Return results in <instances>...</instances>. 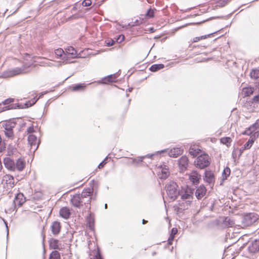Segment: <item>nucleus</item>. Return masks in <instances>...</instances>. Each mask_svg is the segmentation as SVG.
<instances>
[{"label":"nucleus","instance_id":"f257e3e1","mask_svg":"<svg viewBox=\"0 0 259 259\" xmlns=\"http://www.w3.org/2000/svg\"><path fill=\"white\" fill-rule=\"evenodd\" d=\"M178 185L174 182H169L165 187L166 191L168 198L171 201H174L180 194Z\"/></svg>","mask_w":259,"mask_h":259},{"label":"nucleus","instance_id":"f03ea898","mask_svg":"<svg viewBox=\"0 0 259 259\" xmlns=\"http://www.w3.org/2000/svg\"><path fill=\"white\" fill-rule=\"evenodd\" d=\"M28 71L24 67H17L14 69H10L0 73V78H7L12 77L17 75L27 73Z\"/></svg>","mask_w":259,"mask_h":259},{"label":"nucleus","instance_id":"7ed1b4c3","mask_svg":"<svg viewBox=\"0 0 259 259\" xmlns=\"http://www.w3.org/2000/svg\"><path fill=\"white\" fill-rule=\"evenodd\" d=\"M194 162L197 167L203 169L210 164L209 156L206 154H201L197 157Z\"/></svg>","mask_w":259,"mask_h":259},{"label":"nucleus","instance_id":"20e7f679","mask_svg":"<svg viewBox=\"0 0 259 259\" xmlns=\"http://www.w3.org/2000/svg\"><path fill=\"white\" fill-rule=\"evenodd\" d=\"M258 219L257 214L254 213H249L244 215L242 219V225L246 227L252 225Z\"/></svg>","mask_w":259,"mask_h":259},{"label":"nucleus","instance_id":"39448f33","mask_svg":"<svg viewBox=\"0 0 259 259\" xmlns=\"http://www.w3.org/2000/svg\"><path fill=\"white\" fill-rule=\"evenodd\" d=\"M93 192V187H89L84 188L82 193L80 194L81 199L84 201V204H89L90 203L91 196V195Z\"/></svg>","mask_w":259,"mask_h":259},{"label":"nucleus","instance_id":"423d86ee","mask_svg":"<svg viewBox=\"0 0 259 259\" xmlns=\"http://www.w3.org/2000/svg\"><path fill=\"white\" fill-rule=\"evenodd\" d=\"M28 142L30 147V151L35 152L38 147L37 137L33 134H30L28 137Z\"/></svg>","mask_w":259,"mask_h":259},{"label":"nucleus","instance_id":"0eeeda50","mask_svg":"<svg viewBox=\"0 0 259 259\" xmlns=\"http://www.w3.org/2000/svg\"><path fill=\"white\" fill-rule=\"evenodd\" d=\"M249 136L250 138L248 141L244 145L243 147L240 149L241 152L245 149H249L251 148L255 140L258 138L259 132L254 133V134Z\"/></svg>","mask_w":259,"mask_h":259},{"label":"nucleus","instance_id":"6e6552de","mask_svg":"<svg viewBox=\"0 0 259 259\" xmlns=\"http://www.w3.org/2000/svg\"><path fill=\"white\" fill-rule=\"evenodd\" d=\"M71 204L76 207L80 208L84 204V201L81 199L79 194H76L72 197L71 199Z\"/></svg>","mask_w":259,"mask_h":259},{"label":"nucleus","instance_id":"1a4fd4ad","mask_svg":"<svg viewBox=\"0 0 259 259\" xmlns=\"http://www.w3.org/2000/svg\"><path fill=\"white\" fill-rule=\"evenodd\" d=\"M165 152H168V154L170 157H177L182 154L183 150L181 148H174L169 150L165 149L160 151V152L162 153Z\"/></svg>","mask_w":259,"mask_h":259},{"label":"nucleus","instance_id":"9d476101","mask_svg":"<svg viewBox=\"0 0 259 259\" xmlns=\"http://www.w3.org/2000/svg\"><path fill=\"white\" fill-rule=\"evenodd\" d=\"M259 128V119L257 120L256 121L252 124L246 130L243 134L246 135H252L254 134V133L259 132L258 131H256L257 129Z\"/></svg>","mask_w":259,"mask_h":259},{"label":"nucleus","instance_id":"9b49d317","mask_svg":"<svg viewBox=\"0 0 259 259\" xmlns=\"http://www.w3.org/2000/svg\"><path fill=\"white\" fill-rule=\"evenodd\" d=\"M180 194L183 200H189L190 202H191V199L193 198V192L191 189L187 188L184 191H182Z\"/></svg>","mask_w":259,"mask_h":259},{"label":"nucleus","instance_id":"f8f14e48","mask_svg":"<svg viewBox=\"0 0 259 259\" xmlns=\"http://www.w3.org/2000/svg\"><path fill=\"white\" fill-rule=\"evenodd\" d=\"M5 167L11 171H15V162L9 157L5 158L4 160Z\"/></svg>","mask_w":259,"mask_h":259},{"label":"nucleus","instance_id":"ddd939ff","mask_svg":"<svg viewBox=\"0 0 259 259\" xmlns=\"http://www.w3.org/2000/svg\"><path fill=\"white\" fill-rule=\"evenodd\" d=\"M25 201V198L22 193H18L15 196L13 200V203L15 206H21Z\"/></svg>","mask_w":259,"mask_h":259},{"label":"nucleus","instance_id":"4468645a","mask_svg":"<svg viewBox=\"0 0 259 259\" xmlns=\"http://www.w3.org/2000/svg\"><path fill=\"white\" fill-rule=\"evenodd\" d=\"M205 181L210 185H213L214 183V174L210 171H206L204 178Z\"/></svg>","mask_w":259,"mask_h":259},{"label":"nucleus","instance_id":"2eb2a0df","mask_svg":"<svg viewBox=\"0 0 259 259\" xmlns=\"http://www.w3.org/2000/svg\"><path fill=\"white\" fill-rule=\"evenodd\" d=\"M206 189L203 185H200L196 190L195 195L197 199L202 198L206 194Z\"/></svg>","mask_w":259,"mask_h":259},{"label":"nucleus","instance_id":"dca6fc26","mask_svg":"<svg viewBox=\"0 0 259 259\" xmlns=\"http://www.w3.org/2000/svg\"><path fill=\"white\" fill-rule=\"evenodd\" d=\"M61 224L59 222L54 221L52 223L51 226V229L52 233L54 235H56L58 234L61 230Z\"/></svg>","mask_w":259,"mask_h":259},{"label":"nucleus","instance_id":"f3484780","mask_svg":"<svg viewBox=\"0 0 259 259\" xmlns=\"http://www.w3.org/2000/svg\"><path fill=\"white\" fill-rule=\"evenodd\" d=\"M159 170L161 171V174H159V178L161 179H165L169 176V172L166 165H161L159 167Z\"/></svg>","mask_w":259,"mask_h":259},{"label":"nucleus","instance_id":"a211bd4d","mask_svg":"<svg viewBox=\"0 0 259 259\" xmlns=\"http://www.w3.org/2000/svg\"><path fill=\"white\" fill-rule=\"evenodd\" d=\"M25 166V161L24 159L18 158L15 162V170L21 171L23 170Z\"/></svg>","mask_w":259,"mask_h":259},{"label":"nucleus","instance_id":"6ab92c4d","mask_svg":"<svg viewBox=\"0 0 259 259\" xmlns=\"http://www.w3.org/2000/svg\"><path fill=\"white\" fill-rule=\"evenodd\" d=\"M200 179V175L196 171H192L189 176L190 181L194 184L198 183Z\"/></svg>","mask_w":259,"mask_h":259},{"label":"nucleus","instance_id":"aec40b11","mask_svg":"<svg viewBox=\"0 0 259 259\" xmlns=\"http://www.w3.org/2000/svg\"><path fill=\"white\" fill-rule=\"evenodd\" d=\"M179 166L182 170H184L188 165V158L186 156H182L179 160Z\"/></svg>","mask_w":259,"mask_h":259},{"label":"nucleus","instance_id":"412c9836","mask_svg":"<svg viewBox=\"0 0 259 259\" xmlns=\"http://www.w3.org/2000/svg\"><path fill=\"white\" fill-rule=\"evenodd\" d=\"M118 77V75L116 73L111 74L107 77H104L102 80L103 83H108L109 82H112L115 81V80Z\"/></svg>","mask_w":259,"mask_h":259},{"label":"nucleus","instance_id":"4be33fe9","mask_svg":"<svg viewBox=\"0 0 259 259\" xmlns=\"http://www.w3.org/2000/svg\"><path fill=\"white\" fill-rule=\"evenodd\" d=\"M60 215L64 219H68L70 215V209L67 207H64L60 209Z\"/></svg>","mask_w":259,"mask_h":259},{"label":"nucleus","instance_id":"5701e85b","mask_svg":"<svg viewBox=\"0 0 259 259\" xmlns=\"http://www.w3.org/2000/svg\"><path fill=\"white\" fill-rule=\"evenodd\" d=\"M189 153L193 157H196L201 152V149L197 145L191 146L189 148Z\"/></svg>","mask_w":259,"mask_h":259},{"label":"nucleus","instance_id":"b1692460","mask_svg":"<svg viewBox=\"0 0 259 259\" xmlns=\"http://www.w3.org/2000/svg\"><path fill=\"white\" fill-rule=\"evenodd\" d=\"M66 52V60L68 59V56L67 55H70L72 56V58H75L77 55V51L74 49V48L72 47H68L65 49Z\"/></svg>","mask_w":259,"mask_h":259},{"label":"nucleus","instance_id":"393cba45","mask_svg":"<svg viewBox=\"0 0 259 259\" xmlns=\"http://www.w3.org/2000/svg\"><path fill=\"white\" fill-rule=\"evenodd\" d=\"M185 203L186 206H183L182 204L179 203V206L175 207V210L177 213H181L183 210L188 209L190 205V201L189 200L186 201Z\"/></svg>","mask_w":259,"mask_h":259},{"label":"nucleus","instance_id":"a878e982","mask_svg":"<svg viewBox=\"0 0 259 259\" xmlns=\"http://www.w3.org/2000/svg\"><path fill=\"white\" fill-rule=\"evenodd\" d=\"M254 91V88L250 86L243 88L242 89V94L244 97H248L252 95Z\"/></svg>","mask_w":259,"mask_h":259},{"label":"nucleus","instance_id":"bb28decb","mask_svg":"<svg viewBox=\"0 0 259 259\" xmlns=\"http://www.w3.org/2000/svg\"><path fill=\"white\" fill-rule=\"evenodd\" d=\"M95 249L93 250V253H94V258L93 259H103L102 257V255L101 253L100 249L99 246L96 245H95Z\"/></svg>","mask_w":259,"mask_h":259},{"label":"nucleus","instance_id":"cd10ccee","mask_svg":"<svg viewBox=\"0 0 259 259\" xmlns=\"http://www.w3.org/2000/svg\"><path fill=\"white\" fill-rule=\"evenodd\" d=\"M73 238V234L70 232H67L64 234L61 241L62 242H72Z\"/></svg>","mask_w":259,"mask_h":259},{"label":"nucleus","instance_id":"c85d7f7f","mask_svg":"<svg viewBox=\"0 0 259 259\" xmlns=\"http://www.w3.org/2000/svg\"><path fill=\"white\" fill-rule=\"evenodd\" d=\"M248 249L250 253H255L259 250V244H250Z\"/></svg>","mask_w":259,"mask_h":259},{"label":"nucleus","instance_id":"c756f323","mask_svg":"<svg viewBox=\"0 0 259 259\" xmlns=\"http://www.w3.org/2000/svg\"><path fill=\"white\" fill-rule=\"evenodd\" d=\"M164 67V66L162 64H153L150 67V70L152 72H156L159 70L163 69Z\"/></svg>","mask_w":259,"mask_h":259},{"label":"nucleus","instance_id":"7c9ffc66","mask_svg":"<svg viewBox=\"0 0 259 259\" xmlns=\"http://www.w3.org/2000/svg\"><path fill=\"white\" fill-rule=\"evenodd\" d=\"M248 236L247 235H244L242 238H239L238 241H241V240H243L246 241V243H259V238H255L253 240H248L247 238Z\"/></svg>","mask_w":259,"mask_h":259},{"label":"nucleus","instance_id":"2f4dec72","mask_svg":"<svg viewBox=\"0 0 259 259\" xmlns=\"http://www.w3.org/2000/svg\"><path fill=\"white\" fill-rule=\"evenodd\" d=\"M55 54L56 56H57L58 57H62L63 55H64V56L63 57V59L66 60V54H65V53L64 52V51H63V49L59 48V49L56 50L55 51Z\"/></svg>","mask_w":259,"mask_h":259},{"label":"nucleus","instance_id":"473e14b6","mask_svg":"<svg viewBox=\"0 0 259 259\" xmlns=\"http://www.w3.org/2000/svg\"><path fill=\"white\" fill-rule=\"evenodd\" d=\"M145 157H143V156H139L137 158H132V163L135 164V165H139L143 161Z\"/></svg>","mask_w":259,"mask_h":259},{"label":"nucleus","instance_id":"72a5a7b5","mask_svg":"<svg viewBox=\"0 0 259 259\" xmlns=\"http://www.w3.org/2000/svg\"><path fill=\"white\" fill-rule=\"evenodd\" d=\"M178 230L176 228H173L171 229L170 235L168 238L167 243H171L174 240L175 235L177 233Z\"/></svg>","mask_w":259,"mask_h":259},{"label":"nucleus","instance_id":"f704fd0d","mask_svg":"<svg viewBox=\"0 0 259 259\" xmlns=\"http://www.w3.org/2000/svg\"><path fill=\"white\" fill-rule=\"evenodd\" d=\"M214 33L215 32H214ZM213 34V33H211L208 34L207 35H202L201 36L195 37L193 38V42H198V41H199L200 40L204 39L208 37H210V36L212 35Z\"/></svg>","mask_w":259,"mask_h":259},{"label":"nucleus","instance_id":"c9c22d12","mask_svg":"<svg viewBox=\"0 0 259 259\" xmlns=\"http://www.w3.org/2000/svg\"><path fill=\"white\" fill-rule=\"evenodd\" d=\"M250 76L251 78L253 79L259 78V69L252 70L250 73Z\"/></svg>","mask_w":259,"mask_h":259},{"label":"nucleus","instance_id":"e433bc0d","mask_svg":"<svg viewBox=\"0 0 259 259\" xmlns=\"http://www.w3.org/2000/svg\"><path fill=\"white\" fill-rule=\"evenodd\" d=\"M15 123L7 122L4 125L5 131L13 130V128L15 127Z\"/></svg>","mask_w":259,"mask_h":259},{"label":"nucleus","instance_id":"4c0bfd02","mask_svg":"<svg viewBox=\"0 0 259 259\" xmlns=\"http://www.w3.org/2000/svg\"><path fill=\"white\" fill-rule=\"evenodd\" d=\"M50 259H60L59 252L56 250L52 251L50 255Z\"/></svg>","mask_w":259,"mask_h":259},{"label":"nucleus","instance_id":"58836bf2","mask_svg":"<svg viewBox=\"0 0 259 259\" xmlns=\"http://www.w3.org/2000/svg\"><path fill=\"white\" fill-rule=\"evenodd\" d=\"M230 169L228 167H226L224 169L222 174V177L223 180L227 179V177L230 174Z\"/></svg>","mask_w":259,"mask_h":259},{"label":"nucleus","instance_id":"ea45409f","mask_svg":"<svg viewBox=\"0 0 259 259\" xmlns=\"http://www.w3.org/2000/svg\"><path fill=\"white\" fill-rule=\"evenodd\" d=\"M232 140L230 137H224L221 139V142L227 146H228L231 144Z\"/></svg>","mask_w":259,"mask_h":259},{"label":"nucleus","instance_id":"a19ab883","mask_svg":"<svg viewBox=\"0 0 259 259\" xmlns=\"http://www.w3.org/2000/svg\"><path fill=\"white\" fill-rule=\"evenodd\" d=\"M85 87V86L84 83L77 84L73 87L72 90L73 91L82 90L84 89Z\"/></svg>","mask_w":259,"mask_h":259},{"label":"nucleus","instance_id":"79ce46f5","mask_svg":"<svg viewBox=\"0 0 259 259\" xmlns=\"http://www.w3.org/2000/svg\"><path fill=\"white\" fill-rule=\"evenodd\" d=\"M155 10V9H149L147 13H146V16L148 18H151L154 17V12Z\"/></svg>","mask_w":259,"mask_h":259},{"label":"nucleus","instance_id":"37998d69","mask_svg":"<svg viewBox=\"0 0 259 259\" xmlns=\"http://www.w3.org/2000/svg\"><path fill=\"white\" fill-rule=\"evenodd\" d=\"M224 222L230 227L232 226L235 224L234 221L229 217H226Z\"/></svg>","mask_w":259,"mask_h":259},{"label":"nucleus","instance_id":"c03bdc74","mask_svg":"<svg viewBox=\"0 0 259 259\" xmlns=\"http://www.w3.org/2000/svg\"><path fill=\"white\" fill-rule=\"evenodd\" d=\"M2 104L0 103V112L3 111L10 110L11 109L15 108V107L13 105H8L7 106H5L4 107H2Z\"/></svg>","mask_w":259,"mask_h":259},{"label":"nucleus","instance_id":"a18cd8bd","mask_svg":"<svg viewBox=\"0 0 259 259\" xmlns=\"http://www.w3.org/2000/svg\"><path fill=\"white\" fill-rule=\"evenodd\" d=\"M5 134L7 137L10 139H12L14 137V133L13 130L5 131Z\"/></svg>","mask_w":259,"mask_h":259},{"label":"nucleus","instance_id":"49530a36","mask_svg":"<svg viewBox=\"0 0 259 259\" xmlns=\"http://www.w3.org/2000/svg\"><path fill=\"white\" fill-rule=\"evenodd\" d=\"M14 101V99L12 98H9L6 100H5L4 102L1 103L2 104V105H9L11 103L13 102Z\"/></svg>","mask_w":259,"mask_h":259},{"label":"nucleus","instance_id":"de8ad7c7","mask_svg":"<svg viewBox=\"0 0 259 259\" xmlns=\"http://www.w3.org/2000/svg\"><path fill=\"white\" fill-rule=\"evenodd\" d=\"M91 4H92L91 0H84L82 3V5L84 7L90 6Z\"/></svg>","mask_w":259,"mask_h":259},{"label":"nucleus","instance_id":"09e8293b","mask_svg":"<svg viewBox=\"0 0 259 259\" xmlns=\"http://www.w3.org/2000/svg\"><path fill=\"white\" fill-rule=\"evenodd\" d=\"M252 102L254 104H259V94L255 96L252 98Z\"/></svg>","mask_w":259,"mask_h":259},{"label":"nucleus","instance_id":"8fccbe9b","mask_svg":"<svg viewBox=\"0 0 259 259\" xmlns=\"http://www.w3.org/2000/svg\"><path fill=\"white\" fill-rule=\"evenodd\" d=\"M161 153V152H160V151L157 152L156 153L147 154L146 155L143 156V157H145V158H148L152 159L153 157L154 156H155V155L158 154L159 153Z\"/></svg>","mask_w":259,"mask_h":259},{"label":"nucleus","instance_id":"3c124183","mask_svg":"<svg viewBox=\"0 0 259 259\" xmlns=\"http://www.w3.org/2000/svg\"><path fill=\"white\" fill-rule=\"evenodd\" d=\"M124 39V36L123 35H120L116 39L118 42H121Z\"/></svg>","mask_w":259,"mask_h":259},{"label":"nucleus","instance_id":"603ef678","mask_svg":"<svg viewBox=\"0 0 259 259\" xmlns=\"http://www.w3.org/2000/svg\"><path fill=\"white\" fill-rule=\"evenodd\" d=\"M27 132L28 134H31L33 133L34 132V130L33 126H29L27 128Z\"/></svg>","mask_w":259,"mask_h":259},{"label":"nucleus","instance_id":"864d4df0","mask_svg":"<svg viewBox=\"0 0 259 259\" xmlns=\"http://www.w3.org/2000/svg\"><path fill=\"white\" fill-rule=\"evenodd\" d=\"M172 244H170V243H168V244H167L164 247L165 249H169L170 251H172V250L174 248V247L172 246H171Z\"/></svg>","mask_w":259,"mask_h":259},{"label":"nucleus","instance_id":"5fc2aeb1","mask_svg":"<svg viewBox=\"0 0 259 259\" xmlns=\"http://www.w3.org/2000/svg\"><path fill=\"white\" fill-rule=\"evenodd\" d=\"M114 42L115 41L111 39L110 40H108V42H107V45L108 46H112L114 44Z\"/></svg>","mask_w":259,"mask_h":259},{"label":"nucleus","instance_id":"6e6d98bb","mask_svg":"<svg viewBox=\"0 0 259 259\" xmlns=\"http://www.w3.org/2000/svg\"><path fill=\"white\" fill-rule=\"evenodd\" d=\"M50 245L51 247H53L55 249L59 248V244H50Z\"/></svg>","mask_w":259,"mask_h":259},{"label":"nucleus","instance_id":"4d7b16f0","mask_svg":"<svg viewBox=\"0 0 259 259\" xmlns=\"http://www.w3.org/2000/svg\"><path fill=\"white\" fill-rule=\"evenodd\" d=\"M105 159L101 162L98 165L99 168H102L103 167L104 165L106 164V162H105Z\"/></svg>","mask_w":259,"mask_h":259},{"label":"nucleus","instance_id":"13d9d810","mask_svg":"<svg viewBox=\"0 0 259 259\" xmlns=\"http://www.w3.org/2000/svg\"><path fill=\"white\" fill-rule=\"evenodd\" d=\"M88 223H89V227L91 229H93L92 225V220L90 218L88 219Z\"/></svg>","mask_w":259,"mask_h":259},{"label":"nucleus","instance_id":"bf43d9fd","mask_svg":"<svg viewBox=\"0 0 259 259\" xmlns=\"http://www.w3.org/2000/svg\"><path fill=\"white\" fill-rule=\"evenodd\" d=\"M45 64L48 66H53L52 63L50 62L49 60H47V62L45 63Z\"/></svg>","mask_w":259,"mask_h":259},{"label":"nucleus","instance_id":"052dcab7","mask_svg":"<svg viewBox=\"0 0 259 259\" xmlns=\"http://www.w3.org/2000/svg\"><path fill=\"white\" fill-rule=\"evenodd\" d=\"M186 200H183L182 202H180V203L182 204L183 206H186V204L185 203Z\"/></svg>","mask_w":259,"mask_h":259},{"label":"nucleus","instance_id":"680f3d73","mask_svg":"<svg viewBox=\"0 0 259 259\" xmlns=\"http://www.w3.org/2000/svg\"><path fill=\"white\" fill-rule=\"evenodd\" d=\"M210 59H211L210 58L204 59L202 60L201 61H208V60H210Z\"/></svg>","mask_w":259,"mask_h":259},{"label":"nucleus","instance_id":"e2e57ef3","mask_svg":"<svg viewBox=\"0 0 259 259\" xmlns=\"http://www.w3.org/2000/svg\"><path fill=\"white\" fill-rule=\"evenodd\" d=\"M147 221L145 220H143V224H145L147 223Z\"/></svg>","mask_w":259,"mask_h":259},{"label":"nucleus","instance_id":"0e129e2a","mask_svg":"<svg viewBox=\"0 0 259 259\" xmlns=\"http://www.w3.org/2000/svg\"><path fill=\"white\" fill-rule=\"evenodd\" d=\"M132 90H133L132 88H130V89H128V91L129 92H132Z\"/></svg>","mask_w":259,"mask_h":259},{"label":"nucleus","instance_id":"69168bd1","mask_svg":"<svg viewBox=\"0 0 259 259\" xmlns=\"http://www.w3.org/2000/svg\"><path fill=\"white\" fill-rule=\"evenodd\" d=\"M104 207H105V208L106 209L107 208V204H105Z\"/></svg>","mask_w":259,"mask_h":259},{"label":"nucleus","instance_id":"338daca9","mask_svg":"<svg viewBox=\"0 0 259 259\" xmlns=\"http://www.w3.org/2000/svg\"><path fill=\"white\" fill-rule=\"evenodd\" d=\"M155 254V252L153 253V255H154Z\"/></svg>","mask_w":259,"mask_h":259},{"label":"nucleus","instance_id":"774afa93","mask_svg":"<svg viewBox=\"0 0 259 259\" xmlns=\"http://www.w3.org/2000/svg\"><path fill=\"white\" fill-rule=\"evenodd\" d=\"M72 17L74 18H76V17L75 16H72Z\"/></svg>","mask_w":259,"mask_h":259}]
</instances>
